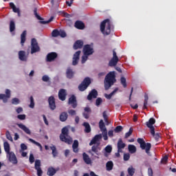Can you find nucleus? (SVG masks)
I'll return each mask as SVG.
<instances>
[{
  "label": "nucleus",
  "instance_id": "46",
  "mask_svg": "<svg viewBox=\"0 0 176 176\" xmlns=\"http://www.w3.org/2000/svg\"><path fill=\"white\" fill-rule=\"evenodd\" d=\"M59 32H60V31H58V30H53L52 35V36L56 38L57 36H59Z\"/></svg>",
  "mask_w": 176,
  "mask_h": 176
},
{
  "label": "nucleus",
  "instance_id": "44",
  "mask_svg": "<svg viewBox=\"0 0 176 176\" xmlns=\"http://www.w3.org/2000/svg\"><path fill=\"white\" fill-rule=\"evenodd\" d=\"M6 135L7 140H9V141L13 142V138H12V135H10V133L9 131H6Z\"/></svg>",
  "mask_w": 176,
  "mask_h": 176
},
{
  "label": "nucleus",
  "instance_id": "59",
  "mask_svg": "<svg viewBox=\"0 0 176 176\" xmlns=\"http://www.w3.org/2000/svg\"><path fill=\"white\" fill-rule=\"evenodd\" d=\"M129 159H130V154H124V160L126 162L127 160H129Z\"/></svg>",
  "mask_w": 176,
  "mask_h": 176
},
{
  "label": "nucleus",
  "instance_id": "38",
  "mask_svg": "<svg viewBox=\"0 0 176 176\" xmlns=\"http://www.w3.org/2000/svg\"><path fill=\"white\" fill-rule=\"evenodd\" d=\"M29 141L32 144H34V145H36L37 146H38L40 148V151L42 152V145L41 144V143L34 140L32 138H29Z\"/></svg>",
  "mask_w": 176,
  "mask_h": 176
},
{
  "label": "nucleus",
  "instance_id": "27",
  "mask_svg": "<svg viewBox=\"0 0 176 176\" xmlns=\"http://www.w3.org/2000/svg\"><path fill=\"white\" fill-rule=\"evenodd\" d=\"M56 173H57V170L53 167H50L47 170V175L53 176Z\"/></svg>",
  "mask_w": 176,
  "mask_h": 176
},
{
  "label": "nucleus",
  "instance_id": "30",
  "mask_svg": "<svg viewBox=\"0 0 176 176\" xmlns=\"http://www.w3.org/2000/svg\"><path fill=\"white\" fill-rule=\"evenodd\" d=\"M78 146H79V142H78V140H74L72 145V148H73L74 152H75L76 153H78Z\"/></svg>",
  "mask_w": 176,
  "mask_h": 176
},
{
  "label": "nucleus",
  "instance_id": "61",
  "mask_svg": "<svg viewBox=\"0 0 176 176\" xmlns=\"http://www.w3.org/2000/svg\"><path fill=\"white\" fill-rule=\"evenodd\" d=\"M148 176H153V170L151 168H149L148 169Z\"/></svg>",
  "mask_w": 176,
  "mask_h": 176
},
{
  "label": "nucleus",
  "instance_id": "3",
  "mask_svg": "<svg viewBox=\"0 0 176 176\" xmlns=\"http://www.w3.org/2000/svg\"><path fill=\"white\" fill-rule=\"evenodd\" d=\"M115 78V72H111L107 75L104 80V89L106 90H108V89H109V87L116 82V79Z\"/></svg>",
  "mask_w": 176,
  "mask_h": 176
},
{
  "label": "nucleus",
  "instance_id": "15",
  "mask_svg": "<svg viewBox=\"0 0 176 176\" xmlns=\"http://www.w3.org/2000/svg\"><path fill=\"white\" fill-rule=\"evenodd\" d=\"M79 56H80V51H78L74 54L73 65H76V64H78V61H79Z\"/></svg>",
  "mask_w": 176,
  "mask_h": 176
},
{
  "label": "nucleus",
  "instance_id": "63",
  "mask_svg": "<svg viewBox=\"0 0 176 176\" xmlns=\"http://www.w3.org/2000/svg\"><path fill=\"white\" fill-rule=\"evenodd\" d=\"M42 79H43V82H47L49 80V76H43Z\"/></svg>",
  "mask_w": 176,
  "mask_h": 176
},
{
  "label": "nucleus",
  "instance_id": "18",
  "mask_svg": "<svg viewBox=\"0 0 176 176\" xmlns=\"http://www.w3.org/2000/svg\"><path fill=\"white\" fill-rule=\"evenodd\" d=\"M18 127H19V129H21V130L25 132L26 134L31 135V131L25 125L23 124H18Z\"/></svg>",
  "mask_w": 176,
  "mask_h": 176
},
{
  "label": "nucleus",
  "instance_id": "1",
  "mask_svg": "<svg viewBox=\"0 0 176 176\" xmlns=\"http://www.w3.org/2000/svg\"><path fill=\"white\" fill-rule=\"evenodd\" d=\"M102 138V135H96L89 143L90 146H91V145H94L91 147V150L89 151V153H90L91 156H94V153L97 156H100V151H101V147H100V142Z\"/></svg>",
  "mask_w": 176,
  "mask_h": 176
},
{
  "label": "nucleus",
  "instance_id": "2",
  "mask_svg": "<svg viewBox=\"0 0 176 176\" xmlns=\"http://www.w3.org/2000/svg\"><path fill=\"white\" fill-rule=\"evenodd\" d=\"M113 29V25L109 19H105L100 24V31L103 35H109L111 30Z\"/></svg>",
  "mask_w": 176,
  "mask_h": 176
},
{
  "label": "nucleus",
  "instance_id": "54",
  "mask_svg": "<svg viewBox=\"0 0 176 176\" xmlns=\"http://www.w3.org/2000/svg\"><path fill=\"white\" fill-rule=\"evenodd\" d=\"M167 160H168V157L167 155H165L162 159V163L163 164H166L167 163Z\"/></svg>",
  "mask_w": 176,
  "mask_h": 176
},
{
  "label": "nucleus",
  "instance_id": "12",
  "mask_svg": "<svg viewBox=\"0 0 176 176\" xmlns=\"http://www.w3.org/2000/svg\"><path fill=\"white\" fill-rule=\"evenodd\" d=\"M34 167H35V170H36V171H37V175L42 176V174H43V172L42 171V169L41 168V160H37L35 161Z\"/></svg>",
  "mask_w": 176,
  "mask_h": 176
},
{
  "label": "nucleus",
  "instance_id": "17",
  "mask_svg": "<svg viewBox=\"0 0 176 176\" xmlns=\"http://www.w3.org/2000/svg\"><path fill=\"white\" fill-rule=\"evenodd\" d=\"M69 104L72 105L73 108H76V98L75 96H72L69 98Z\"/></svg>",
  "mask_w": 176,
  "mask_h": 176
},
{
  "label": "nucleus",
  "instance_id": "28",
  "mask_svg": "<svg viewBox=\"0 0 176 176\" xmlns=\"http://www.w3.org/2000/svg\"><path fill=\"white\" fill-rule=\"evenodd\" d=\"M106 168L107 171L112 170V168H113V162H112V161H109L106 164Z\"/></svg>",
  "mask_w": 176,
  "mask_h": 176
},
{
  "label": "nucleus",
  "instance_id": "42",
  "mask_svg": "<svg viewBox=\"0 0 176 176\" xmlns=\"http://www.w3.org/2000/svg\"><path fill=\"white\" fill-rule=\"evenodd\" d=\"M50 149L52 151L53 157H56V156H57L58 155L57 149L56 148V146H50Z\"/></svg>",
  "mask_w": 176,
  "mask_h": 176
},
{
  "label": "nucleus",
  "instance_id": "32",
  "mask_svg": "<svg viewBox=\"0 0 176 176\" xmlns=\"http://www.w3.org/2000/svg\"><path fill=\"white\" fill-rule=\"evenodd\" d=\"M67 78L71 79L74 76V72L70 68H68L66 72Z\"/></svg>",
  "mask_w": 176,
  "mask_h": 176
},
{
  "label": "nucleus",
  "instance_id": "8",
  "mask_svg": "<svg viewBox=\"0 0 176 176\" xmlns=\"http://www.w3.org/2000/svg\"><path fill=\"white\" fill-rule=\"evenodd\" d=\"M91 82L90 81V78H85L82 82L79 85L78 89L80 91H85L87 89L89 85H90Z\"/></svg>",
  "mask_w": 176,
  "mask_h": 176
},
{
  "label": "nucleus",
  "instance_id": "20",
  "mask_svg": "<svg viewBox=\"0 0 176 176\" xmlns=\"http://www.w3.org/2000/svg\"><path fill=\"white\" fill-rule=\"evenodd\" d=\"M67 96V92L65 89H60L58 92V97L59 99L62 101H64L65 100V97Z\"/></svg>",
  "mask_w": 176,
  "mask_h": 176
},
{
  "label": "nucleus",
  "instance_id": "19",
  "mask_svg": "<svg viewBox=\"0 0 176 176\" xmlns=\"http://www.w3.org/2000/svg\"><path fill=\"white\" fill-rule=\"evenodd\" d=\"M57 58V54L56 52H51L47 56V61H53Z\"/></svg>",
  "mask_w": 176,
  "mask_h": 176
},
{
  "label": "nucleus",
  "instance_id": "37",
  "mask_svg": "<svg viewBox=\"0 0 176 176\" xmlns=\"http://www.w3.org/2000/svg\"><path fill=\"white\" fill-rule=\"evenodd\" d=\"M10 7L12 9L14 13H19V12L20 11V9L17 8L16 6H14V3H10Z\"/></svg>",
  "mask_w": 176,
  "mask_h": 176
},
{
  "label": "nucleus",
  "instance_id": "22",
  "mask_svg": "<svg viewBox=\"0 0 176 176\" xmlns=\"http://www.w3.org/2000/svg\"><path fill=\"white\" fill-rule=\"evenodd\" d=\"M82 158L86 164H91V159H90V157H89V155L86 154V153H84L82 154Z\"/></svg>",
  "mask_w": 176,
  "mask_h": 176
},
{
  "label": "nucleus",
  "instance_id": "25",
  "mask_svg": "<svg viewBox=\"0 0 176 176\" xmlns=\"http://www.w3.org/2000/svg\"><path fill=\"white\" fill-rule=\"evenodd\" d=\"M104 156L105 157H108L109 156V153L112 152V146L108 145L104 148Z\"/></svg>",
  "mask_w": 176,
  "mask_h": 176
},
{
  "label": "nucleus",
  "instance_id": "36",
  "mask_svg": "<svg viewBox=\"0 0 176 176\" xmlns=\"http://www.w3.org/2000/svg\"><path fill=\"white\" fill-rule=\"evenodd\" d=\"M128 148L130 153H135V152L137 151V148L134 145L130 144L129 145Z\"/></svg>",
  "mask_w": 176,
  "mask_h": 176
},
{
  "label": "nucleus",
  "instance_id": "35",
  "mask_svg": "<svg viewBox=\"0 0 176 176\" xmlns=\"http://www.w3.org/2000/svg\"><path fill=\"white\" fill-rule=\"evenodd\" d=\"M84 127H85V133H90L91 131V128H90V124L87 122H84L83 123Z\"/></svg>",
  "mask_w": 176,
  "mask_h": 176
},
{
  "label": "nucleus",
  "instance_id": "14",
  "mask_svg": "<svg viewBox=\"0 0 176 176\" xmlns=\"http://www.w3.org/2000/svg\"><path fill=\"white\" fill-rule=\"evenodd\" d=\"M48 102L50 109H52V111H54V109H56V101L54 100V97L50 96L48 99Z\"/></svg>",
  "mask_w": 176,
  "mask_h": 176
},
{
  "label": "nucleus",
  "instance_id": "41",
  "mask_svg": "<svg viewBox=\"0 0 176 176\" xmlns=\"http://www.w3.org/2000/svg\"><path fill=\"white\" fill-rule=\"evenodd\" d=\"M134 173H135V169L134 168H133V166H130L128 168V174L130 176H133L134 175Z\"/></svg>",
  "mask_w": 176,
  "mask_h": 176
},
{
  "label": "nucleus",
  "instance_id": "16",
  "mask_svg": "<svg viewBox=\"0 0 176 176\" xmlns=\"http://www.w3.org/2000/svg\"><path fill=\"white\" fill-rule=\"evenodd\" d=\"M125 146L126 144L123 142L122 139H120L118 142V153H120L122 152V149H124Z\"/></svg>",
  "mask_w": 176,
  "mask_h": 176
},
{
  "label": "nucleus",
  "instance_id": "5",
  "mask_svg": "<svg viewBox=\"0 0 176 176\" xmlns=\"http://www.w3.org/2000/svg\"><path fill=\"white\" fill-rule=\"evenodd\" d=\"M60 138L61 141L65 142L66 144H69V145L72 144V138L68 135V128L67 126H65L62 129V134H60Z\"/></svg>",
  "mask_w": 176,
  "mask_h": 176
},
{
  "label": "nucleus",
  "instance_id": "52",
  "mask_svg": "<svg viewBox=\"0 0 176 176\" xmlns=\"http://www.w3.org/2000/svg\"><path fill=\"white\" fill-rule=\"evenodd\" d=\"M59 36H61V38H65V36H67V34L64 30H59Z\"/></svg>",
  "mask_w": 176,
  "mask_h": 176
},
{
  "label": "nucleus",
  "instance_id": "57",
  "mask_svg": "<svg viewBox=\"0 0 176 176\" xmlns=\"http://www.w3.org/2000/svg\"><path fill=\"white\" fill-rule=\"evenodd\" d=\"M68 113L72 116H74V115H76V111L75 110L70 109L68 111Z\"/></svg>",
  "mask_w": 176,
  "mask_h": 176
},
{
  "label": "nucleus",
  "instance_id": "7",
  "mask_svg": "<svg viewBox=\"0 0 176 176\" xmlns=\"http://www.w3.org/2000/svg\"><path fill=\"white\" fill-rule=\"evenodd\" d=\"M138 142L140 144V148L142 149H145L146 153L148 154L149 151H151V143H146L145 140L142 138H138Z\"/></svg>",
  "mask_w": 176,
  "mask_h": 176
},
{
  "label": "nucleus",
  "instance_id": "26",
  "mask_svg": "<svg viewBox=\"0 0 176 176\" xmlns=\"http://www.w3.org/2000/svg\"><path fill=\"white\" fill-rule=\"evenodd\" d=\"M19 57L21 61H27V56H25V52L20 51L19 52Z\"/></svg>",
  "mask_w": 176,
  "mask_h": 176
},
{
  "label": "nucleus",
  "instance_id": "33",
  "mask_svg": "<svg viewBox=\"0 0 176 176\" xmlns=\"http://www.w3.org/2000/svg\"><path fill=\"white\" fill-rule=\"evenodd\" d=\"M67 118H68V114H67V113L65 112L62 113L60 116V120H61V122H65Z\"/></svg>",
  "mask_w": 176,
  "mask_h": 176
},
{
  "label": "nucleus",
  "instance_id": "6",
  "mask_svg": "<svg viewBox=\"0 0 176 176\" xmlns=\"http://www.w3.org/2000/svg\"><path fill=\"white\" fill-rule=\"evenodd\" d=\"M156 120L154 118H151L148 122H146V126L150 129L151 134L155 138V140H159L160 138V135L159 133H155V127L153 126Z\"/></svg>",
  "mask_w": 176,
  "mask_h": 176
},
{
  "label": "nucleus",
  "instance_id": "43",
  "mask_svg": "<svg viewBox=\"0 0 176 176\" xmlns=\"http://www.w3.org/2000/svg\"><path fill=\"white\" fill-rule=\"evenodd\" d=\"M148 95L144 96V106H143V109H146V107H148Z\"/></svg>",
  "mask_w": 176,
  "mask_h": 176
},
{
  "label": "nucleus",
  "instance_id": "50",
  "mask_svg": "<svg viewBox=\"0 0 176 176\" xmlns=\"http://www.w3.org/2000/svg\"><path fill=\"white\" fill-rule=\"evenodd\" d=\"M123 130V127L122 126H118L114 129L115 133H120Z\"/></svg>",
  "mask_w": 176,
  "mask_h": 176
},
{
  "label": "nucleus",
  "instance_id": "23",
  "mask_svg": "<svg viewBox=\"0 0 176 176\" xmlns=\"http://www.w3.org/2000/svg\"><path fill=\"white\" fill-rule=\"evenodd\" d=\"M83 46V41H77L74 45V50H78V49H81Z\"/></svg>",
  "mask_w": 176,
  "mask_h": 176
},
{
  "label": "nucleus",
  "instance_id": "53",
  "mask_svg": "<svg viewBox=\"0 0 176 176\" xmlns=\"http://www.w3.org/2000/svg\"><path fill=\"white\" fill-rule=\"evenodd\" d=\"M20 100H19V98H13L12 100V103L14 104V105H17V104H19Z\"/></svg>",
  "mask_w": 176,
  "mask_h": 176
},
{
  "label": "nucleus",
  "instance_id": "58",
  "mask_svg": "<svg viewBox=\"0 0 176 176\" xmlns=\"http://www.w3.org/2000/svg\"><path fill=\"white\" fill-rule=\"evenodd\" d=\"M101 102H102V99L98 98L97 100H96V106L98 107L100 106V104H101Z\"/></svg>",
  "mask_w": 176,
  "mask_h": 176
},
{
  "label": "nucleus",
  "instance_id": "40",
  "mask_svg": "<svg viewBox=\"0 0 176 176\" xmlns=\"http://www.w3.org/2000/svg\"><path fill=\"white\" fill-rule=\"evenodd\" d=\"M16 30V25L14 24V21H11L10 23V32H13Z\"/></svg>",
  "mask_w": 176,
  "mask_h": 176
},
{
  "label": "nucleus",
  "instance_id": "64",
  "mask_svg": "<svg viewBox=\"0 0 176 176\" xmlns=\"http://www.w3.org/2000/svg\"><path fill=\"white\" fill-rule=\"evenodd\" d=\"M108 135L109 137H111V138L113 137V131H109Z\"/></svg>",
  "mask_w": 176,
  "mask_h": 176
},
{
  "label": "nucleus",
  "instance_id": "51",
  "mask_svg": "<svg viewBox=\"0 0 176 176\" xmlns=\"http://www.w3.org/2000/svg\"><path fill=\"white\" fill-rule=\"evenodd\" d=\"M133 134V128H130L129 132L125 134V138H129Z\"/></svg>",
  "mask_w": 176,
  "mask_h": 176
},
{
  "label": "nucleus",
  "instance_id": "29",
  "mask_svg": "<svg viewBox=\"0 0 176 176\" xmlns=\"http://www.w3.org/2000/svg\"><path fill=\"white\" fill-rule=\"evenodd\" d=\"M99 127L102 132L107 131V128L105 127V124L104 123V120H100L99 122Z\"/></svg>",
  "mask_w": 176,
  "mask_h": 176
},
{
  "label": "nucleus",
  "instance_id": "34",
  "mask_svg": "<svg viewBox=\"0 0 176 176\" xmlns=\"http://www.w3.org/2000/svg\"><path fill=\"white\" fill-rule=\"evenodd\" d=\"M4 151L6 153H9L10 152V145L8 142H4Z\"/></svg>",
  "mask_w": 176,
  "mask_h": 176
},
{
  "label": "nucleus",
  "instance_id": "45",
  "mask_svg": "<svg viewBox=\"0 0 176 176\" xmlns=\"http://www.w3.org/2000/svg\"><path fill=\"white\" fill-rule=\"evenodd\" d=\"M120 82L123 87H127V84L126 83V78L124 77L121 78Z\"/></svg>",
  "mask_w": 176,
  "mask_h": 176
},
{
  "label": "nucleus",
  "instance_id": "48",
  "mask_svg": "<svg viewBox=\"0 0 176 176\" xmlns=\"http://www.w3.org/2000/svg\"><path fill=\"white\" fill-rule=\"evenodd\" d=\"M102 133V137L104 140V141H107L108 140V131H103Z\"/></svg>",
  "mask_w": 176,
  "mask_h": 176
},
{
  "label": "nucleus",
  "instance_id": "9",
  "mask_svg": "<svg viewBox=\"0 0 176 176\" xmlns=\"http://www.w3.org/2000/svg\"><path fill=\"white\" fill-rule=\"evenodd\" d=\"M31 54H34V53H36L41 50L39 48V45H38V42H36V39L32 38L31 42Z\"/></svg>",
  "mask_w": 176,
  "mask_h": 176
},
{
  "label": "nucleus",
  "instance_id": "55",
  "mask_svg": "<svg viewBox=\"0 0 176 176\" xmlns=\"http://www.w3.org/2000/svg\"><path fill=\"white\" fill-rule=\"evenodd\" d=\"M29 160H30L31 164H32V163H34L35 162V158L34 157V155L33 154H30V155Z\"/></svg>",
  "mask_w": 176,
  "mask_h": 176
},
{
  "label": "nucleus",
  "instance_id": "60",
  "mask_svg": "<svg viewBox=\"0 0 176 176\" xmlns=\"http://www.w3.org/2000/svg\"><path fill=\"white\" fill-rule=\"evenodd\" d=\"M18 119H19L20 120H24L25 119V115L24 114L19 115Z\"/></svg>",
  "mask_w": 176,
  "mask_h": 176
},
{
  "label": "nucleus",
  "instance_id": "4",
  "mask_svg": "<svg viewBox=\"0 0 176 176\" xmlns=\"http://www.w3.org/2000/svg\"><path fill=\"white\" fill-rule=\"evenodd\" d=\"M84 55L82 56V64H85L86 61H87V58H89V56L91 55L92 53H94L93 50V46L90 45H87L83 48Z\"/></svg>",
  "mask_w": 176,
  "mask_h": 176
},
{
  "label": "nucleus",
  "instance_id": "31",
  "mask_svg": "<svg viewBox=\"0 0 176 176\" xmlns=\"http://www.w3.org/2000/svg\"><path fill=\"white\" fill-rule=\"evenodd\" d=\"M27 35V31H23V32L21 35V43L22 46L24 45V43L25 42V36Z\"/></svg>",
  "mask_w": 176,
  "mask_h": 176
},
{
  "label": "nucleus",
  "instance_id": "39",
  "mask_svg": "<svg viewBox=\"0 0 176 176\" xmlns=\"http://www.w3.org/2000/svg\"><path fill=\"white\" fill-rule=\"evenodd\" d=\"M116 91H118V88H116L113 91H112L109 95L105 94L104 97H106L107 98V100H111V98H112V96H113V94H115V93H116Z\"/></svg>",
  "mask_w": 176,
  "mask_h": 176
},
{
  "label": "nucleus",
  "instance_id": "62",
  "mask_svg": "<svg viewBox=\"0 0 176 176\" xmlns=\"http://www.w3.org/2000/svg\"><path fill=\"white\" fill-rule=\"evenodd\" d=\"M44 123L47 125L49 126V122H47V119H46V116L43 115Z\"/></svg>",
  "mask_w": 176,
  "mask_h": 176
},
{
  "label": "nucleus",
  "instance_id": "24",
  "mask_svg": "<svg viewBox=\"0 0 176 176\" xmlns=\"http://www.w3.org/2000/svg\"><path fill=\"white\" fill-rule=\"evenodd\" d=\"M75 27L78 30H84L85 29V23L80 21H77L75 23Z\"/></svg>",
  "mask_w": 176,
  "mask_h": 176
},
{
  "label": "nucleus",
  "instance_id": "21",
  "mask_svg": "<svg viewBox=\"0 0 176 176\" xmlns=\"http://www.w3.org/2000/svg\"><path fill=\"white\" fill-rule=\"evenodd\" d=\"M98 93L96 89H93L91 93L88 95L87 99L91 100L92 98H97Z\"/></svg>",
  "mask_w": 176,
  "mask_h": 176
},
{
  "label": "nucleus",
  "instance_id": "47",
  "mask_svg": "<svg viewBox=\"0 0 176 176\" xmlns=\"http://www.w3.org/2000/svg\"><path fill=\"white\" fill-rule=\"evenodd\" d=\"M28 148V147L27 146V145H25V144H24V143H22L21 144V151H20V152L27 151Z\"/></svg>",
  "mask_w": 176,
  "mask_h": 176
},
{
  "label": "nucleus",
  "instance_id": "56",
  "mask_svg": "<svg viewBox=\"0 0 176 176\" xmlns=\"http://www.w3.org/2000/svg\"><path fill=\"white\" fill-rule=\"evenodd\" d=\"M103 118H104V122L106 123H108V116H107V112L106 111L103 112Z\"/></svg>",
  "mask_w": 176,
  "mask_h": 176
},
{
  "label": "nucleus",
  "instance_id": "13",
  "mask_svg": "<svg viewBox=\"0 0 176 176\" xmlns=\"http://www.w3.org/2000/svg\"><path fill=\"white\" fill-rule=\"evenodd\" d=\"M10 98V90H6L5 94H0V100H3V102H8V99Z\"/></svg>",
  "mask_w": 176,
  "mask_h": 176
},
{
  "label": "nucleus",
  "instance_id": "10",
  "mask_svg": "<svg viewBox=\"0 0 176 176\" xmlns=\"http://www.w3.org/2000/svg\"><path fill=\"white\" fill-rule=\"evenodd\" d=\"M118 63H119V58L118 55H116V52L115 50L113 51V58L109 61V65L110 67H116Z\"/></svg>",
  "mask_w": 176,
  "mask_h": 176
},
{
  "label": "nucleus",
  "instance_id": "49",
  "mask_svg": "<svg viewBox=\"0 0 176 176\" xmlns=\"http://www.w3.org/2000/svg\"><path fill=\"white\" fill-rule=\"evenodd\" d=\"M30 108H34L35 107V102H34V98L30 97V104L29 105Z\"/></svg>",
  "mask_w": 176,
  "mask_h": 176
},
{
  "label": "nucleus",
  "instance_id": "11",
  "mask_svg": "<svg viewBox=\"0 0 176 176\" xmlns=\"http://www.w3.org/2000/svg\"><path fill=\"white\" fill-rule=\"evenodd\" d=\"M7 157L9 159V161L13 164H17V158L16 157V155L14 153L10 151V153H7Z\"/></svg>",
  "mask_w": 176,
  "mask_h": 176
}]
</instances>
